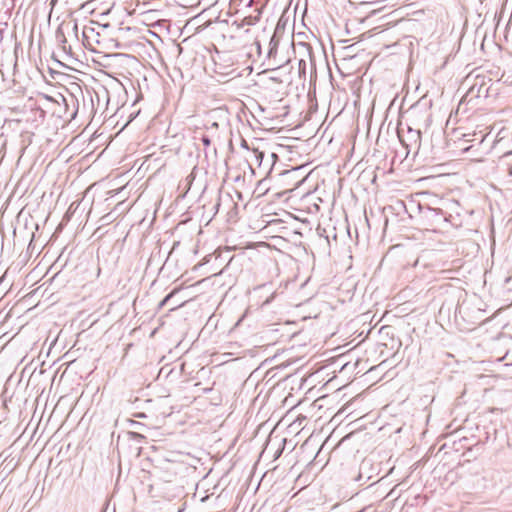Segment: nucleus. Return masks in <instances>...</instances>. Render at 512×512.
Masks as SVG:
<instances>
[{
    "mask_svg": "<svg viewBox=\"0 0 512 512\" xmlns=\"http://www.w3.org/2000/svg\"><path fill=\"white\" fill-rule=\"evenodd\" d=\"M495 145L510 153L512 149V125L502 127L496 136Z\"/></svg>",
    "mask_w": 512,
    "mask_h": 512,
    "instance_id": "nucleus-1",
    "label": "nucleus"
},
{
    "mask_svg": "<svg viewBox=\"0 0 512 512\" xmlns=\"http://www.w3.org/2000/svg\"><path fill=\"white\" fill-rule=\"evenodd\" d=\"M95 31L93 28H84L83 30V39L85 44L93 51H97L100 41L98 39H94Z\"/></svg>",
    "mask_w": 512,
    "mask_h": 512,
    "instance_id": "nucleus-2",
    "label": "nucleus"
},
{
    "mask_svg": "<svg viewBox=\"0 0 512 512\" xmlns=\"http://www.w3.org/2000/svg\"><path fill=\"white\" fill-rule=\"evenodd\" d=\"M507 172L510 176H512V163L508 166Z\"/></svg>",
    "mask_w": 512,
    "mask_h": 512,
    "instance_id": "nucleus-5",
    "label": "nucleus"
},
{
    "mask_svg": "<svg viewBox=\"0 0 512 512\" xmlns=\"http://www.w3.org/2000/svg\"><path fill=\"white\" fill-rule=\"evenodd\" d=\"M178 292V289H174L171 293H169L164 299L163 301L161 302V306L165 305L169 299L175 294Z\"/></svg>",
    "mask_w": 512,
    "mask_h": 512,
    "instance_id": "nucleus-3",
    "label": "nucleus"
},
{
    "mask_svg": "<svg viewBox=\"0 0 512 512\" xmlns=\"http://www.w3.org/2000/svg\"><path fill=\"white\" fill-rule=\"evenodd\" d=\"M254 155H255L256 160L259 161V163H260L263 158V152L254 150Z\"/></svg>",
    "mask_w": 512,
    "mask_h": 512,
    "instance_id": "nucleus-4",
    "label": "nucleus"
}]
</instances>
